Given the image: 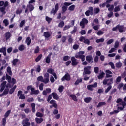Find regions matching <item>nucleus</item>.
<instances>
[{
    "label": "nucleus",
    "mask_w": 126,
    "mask_h": 126,
    "mask_svg": "<svg viewBox=\"0 0 126 126\" xmlns=\"http://www.w3.org/2000/svg\"><path fill=\"white\" fill-rule=\"evenodd\" d=\"M6 79L8 82L6 85V88L7 89H9V88H11L16 83V79L14 78L11 79V76L8 75L7 74H6Z\"/></svg>",
    "instance_id": "obj_1"
},
{
    "label": "nucleus",
    "mask_w": 126,
    "mask_h": 126,
    "mask_svg": "<svg viewBox=\"0 0 126 126\" xmlns=\"http://www.w3.org/2000/svg\"><path fill=\"white\" fill-rule=\"evenodd\" d=\"M31 90V92L30 93L31 95H38L40 93V91L39 90H35L34 88H33V86L29 85L27 87V91L24 92L25 94L28 93V91Z\"/></svg>",
    "instance_id": "obj_2"
},
{
    "label": "nucleus",
    "mask_w": 126,
    "mask_h": 126,
    "mask_svg": "<svg viewBox=\"0 0 126 126\" xmlns=\"http://www.w3.org/2000/svg\"><path fill=\"white\" fill-rule=\"evenodd\" d=\"M125 26L120 24L117 25L115 27L112 28V31H117L118 30L120 33H124L125 32Z\"/></svg>",
    "instance_id": "obj_3"
},
{
    "label": "nucleus",
    "mask_w": 126,
    "mask_h": 126,
    "mask_svg": "<svg viewBox=\"0 0 126 126\" xmlns=\"http://www.w3.org/2000/svg\"><path fill=\"white\" fill-rule=\"evenodd\" d=\"M84 51H80L77 55H75V58L76 59H81L82 62H84L85 61V55H84Z\"/></svg>",
    "instance_id": "obj_4"
},
{
    "label": "nucleus",
    "mask_w": 126,
    "mask_h": 126,
    "mask_svg": "<svg viewBox=\"0 0 126 126\" xmlns=\"http://www.w3.org/2000/svg\"><path fill=\"white\" fill-rule=\"evenodd\" d=\"M10 113H11V110H9L5 113V115H4V117L2 120V126H5V125H6V119L9 116Z\"/></svg>",
    "instance_id": "obj_5"
},
{
    "label": "nucleus",
    "mask_w": 126,
    "mask_h": 126,
    "mask_svg": "<svg viewBox=\"0 0 126 126\" xmlns=\"http://www.w3.org/2000/svg\"><path fill=\"white\" fill-rule=\"evenodd\" d=\"M113 78L104 79L103 81V85H108V86H111V85L113 84Z\"/></svg>",
    "instance_id": "obj_6"
},
{
    "label": "nucleus",
    "mask_w": 126,
    "mask_h": 126,
    "mask_svg": "<svg viewBox=\"0 0 126 126\" xmlns=\"http://www.w3.org/2000/svg\"><path fill=\"white\" fill-rule=\"evenodd\" d=\"M71 61L72 62L71 63L72 66H76V65H77L78 63H79V62L77 61V59H76V58H75L74 56H72L71 58Z\"/></svg>",
    "instance_id": "obj_7"
},
{
    "label": "nucleus",
    "mask_w": 126,
    "mask_h": 126,
    "mask_svg": "<svg viewBox=\"0 0 126 126\" xmlns=\"http://www.w3.org/2000/svg\"><path fill=\"white\" fill-rule=\"evenodd\" d=\"M8 2L5 1L4 4V6L2 7H0V11L2 12L3 14H5L6 13V11H5L6 8L8 6Z\"/></svg>",
    "instance_id": "obj_8"
},
{
    "label": "nucleus",
    "mask_w": 126,
    "mask_h": 126,
    "mask_svg": "<svg viewBox=\"0 0 126 126\" xmlns=\"http://www.w3.org/2000/svg\"><path fill=\"white\" fill-rule=\"evenodd\" d=\"M70 79H71V78L70 77V74H69L68 73H67L61 78V81H64L65 80H66V81H70Z\"/></svg>",
    "instance_id": "obj_9"
},
{
    "label": "nucleus",
    "mask_w": 126,
    "mask_h": 126,
    "mask_svg": "<svg viewBox=\"0 0 126 126\" xmlns=\"http://www.w3.org/2000/svg\"><path fill=\"white\" fill-rule=\"evenodd\" d=\"M85 14L86 16H89V15H93V7H89V10H87L85 12Z\"/></svg>",
    "instance_id": "obj_10"
},
{
    "label": "nucleus",
    "mask_w": 126,
    "mask_h": 126,
    "mask_svg": "<svg viewBox=\"0 0 126 126\" xmlns=\"http://www.w3.org/2000/svg\"><path fill=\"white\" fill-rule=\"evenodd\" d=\"M91 66H88L84 68L83 74H90L91 73Z\"/></svg>",
    "instance_id": "obj_11"
},
{
    "label": "nucleus",
    "mask_w": 126,
    "mask_h": 126,
    "mask_svg": "<svg viewBox=\"0 0 126 126\" xmlns=\"http://www.w3.org/2000/svg\"><path fill=\"white\" fill-rule=\"evenodd\" d=\"M88 23V20L85 18H83L82 21L80 22V26H82V28L83 29L85 27V24Z\"/></svg>",
    "instance_id": "obj_12"
},
{
    "label": "nucleus",
    "mask_w": 126,
    "mask_h": 126,
    "mask_svg": "<svg viewBox=\"0 0 126 126\" xmlns=\"http://www.w3.org/2000/svg\"><path fill=\"white\" fill-rule=\"evenodd\" d=\"M58 10H59V3H56L54 8H53L52 9L51 12V13H53L54 15H55V14L57 13Z\"/></svg>",
    "instance_id": "obj_13"
},
{
    "label": "nucleus",
    "mask_w": 126,
    "mask_h": 126,
    "mask_svg": "<svg viewBox=\"0 0 126 126\" xmlns=\"http://www.w3.org/2000/svg\"><path fill=\"white\" fill-rule=\"evenodd\" d=\"M44 83L45 84H47V83H49V78L50 77V74H49V73H45L44 74Z\"/></svg>",
    "instance_id": "obj_14"
},
{
    "label": "nucleus",
    "mask_w": 126,
    "mask_h": 126,
    "mask_svg": "<svg viewBox=\"0 0 126 126\" xmlns=\"http://www.w3.org/2000/svg\"><path fill=\"white\" fill-rule=\"evenodd\" d=\"M86 61L89 63H93V57L91 55H88L86 57Z\"/></svg>",
    "instance_id": "obj_15"
},
{
    "label": "nucleus",
    "mask_w": 126,
    "mask_h": 126,
    "mask_svg": "<svg viewBox=\"0 0 126 126\" xmlns=\"http://www.w3.org/2000/svg\"><path fill=\"white\" fill-rule=\"evenodd\" d=\"M6 83H7V82L6 81H3L1 84V88L0 89V92H3V90L5 89V86H6Z\"/></svg>",
    "instance_id": "obj_16"
},
{
    "label": "nucleus",
    "mask_w": 126,
    "mask_h": 126,
    "mask_svg": "<svg viewBox=\"0 0 126 126\" xmlns=\"http://www.w3.org/2000/svg\"><path fill=\"white\" fill-rule=\"evenodd\" d=\"M52 92V90L51 88H46L45 90H44L42 92L43 95L46 96L47 94H50Z\"/></svg>",
    "instance_id": "obj_17"
},
{
    "label": "nucleus",
    "mask_w": 126,
    "mask_h": 126,
    "mask_svg": "<svg viewBox=\"0 0 126 126\" xmlns=\"http://www.w3.org/2000/svg\"><path fill=\"white\" fill-rule=\"evenodd\" d=\"M51 95L53 99H54V100H58L60 99V97H59V95H58V94H57V93L56 92L52 93Z\"/></svg>",
    "instance_id": "obj_18"
},
{
    "label": "nucleus",
    "mask_w": 126,
    "mask_h": 126,
    "mask_svg": "<svg viewBox=\"0 0 126 126\" xmlns=\"http://www.w3.org/2000/svg\"><path fill=\"white\" fill-rule=\"evenodd\" d=\"M27 8H29L30 12H32V11H33L34 9V5L29 4L27 5Z\"/></svg>",
    "instance_id": "obj_19"
},
{
    "label": "nucleus",
    "mask_w": 126,
    "mask_h": 126,
    "mask_svg": "<svg viewBox=\"0 0 126 126\" xmlns=\"http://www.w3.org/2000/svg\"><path fill=\"white\" fill-rule=\"evenodd\" d=\"M9 92V89L6 88L3 93L0 94V97H2L3 96H5V95H7V94Z\"/></svg>",
    "instance_id": "obj_20"
},
{
    "label": "nucleus",
    "mask_w": 126,
    "mask_h": 126,
    "mask_svg": "<svg viewBox=\"0 0 126 126\" xmlns=\"http://www.w3.org/2000/svg\"><path fill=\"white\" fill-rule=\"evenodd\" d=\"M43 121H44V119L42 117L39 118L38 117L35 118V122L36 124H41Z\"/></svg>",
    "instance_id": "obj_21"
},
{
    "label": "nucleus",
    "mask_w": 126,
    "mask_h": 126,
    "mask_svg": "<svg viewBox=\"0 0 126 126\" xmlns=\"http://www.w3.org/2000/svg\"><path fill=\"white\" fill-rule=\"evenodd\" d=\"M19 59H14L13 60L12 62V65L13 66H16L17 65V63H18Z\"/></svg>",
    "instance_id": "obj_22"
},
{
    "label": "nucleus",
    "mask_w": 126,
    "mask_h": 126,
    "mask_svg": "<svg viewBox=\"0 0 126 126\" xmlns=\"http://www.w3.org/2000/svg\"><path fill=\"white\" fill-rule=\"evenodd\" d=\"M0 53H2L4 56H6V47H2L0 49Z\"/></svg>",
    "instance_id": "obj_23"
},
{
    "label": "nucleus",
    "mask_w": 126,
    "mask_h": 126,
    "mask_svg": "<svg viewBox=\"0 0 126 126\" xmlns=\"http://www.w3.org/2000/svg\"><path fill=\"white\" fill-rule=\"evenodd\" d=\"M10 37H11V33L9 32H8L5 34V38L6 40H8L10 39Z\"/></svg>",
    "instance_id": "obj_24"
},
{
    "label": "nucleus",
    "mask_w": 126,
    "mask_h": 126,
    "mask_svg": "<svg viewBox=\"0 0 126 126\" xmlns=\"http://www.w3.org/2000/svg\"><path fill=\"white\" fill-rule=\"evenodd\" d=\"M43 35L46 39H48V38H50V37H51V33H50L49 32H45Z\"/></svg>",
    "instance_id": "obj_25"
},
{
    "label": "nucleus",
    "mask_w": 126,
    "mask_h": 126,
    "mask_svg": "<svg viewBox=\"0 0 126 126\" xmlns=\"http://www.w3.org/2000/svg\"><path fill=\"white\" fill-rule=\"evenodd\" d=\"M7 72L10 76H12V71H11V67H10V66L7 67Z\"/></svg>",
    "instance_id": "obj_26"
},
{
    "label": "nucleus",
    "mask_w": 126,
    "mask_h": 126,
    "mask_svg": "<svg viewBox=\"0 0 126 126\" xmlns=\"http://www.w3.org/2000/svg\"><path fill=\"white\" fill-rule=\"evenodd\" d=\"M16 87H17L16 85L14 86V87L9 90V94H12L14 92V91H15V89H16Z\"/></svg>",
    "instance_id": "obj_27"
},
{
    "label": "nucleus",
    "mask_w": 126,
    "mask_h": 126,
    "mask_svg": "<svg viewBox=\"0 0 126 126\" xmlns=\"http://www.w3.org/2000/svg\"><path fill=\"white\" fill-rule=\"evenodd\" d=\"M116 67H117V68H121L122 67V66H123V63L120 62H117L116 63Z\"/></svg>",
    "instance_id": "obj_28"
},
{
    "label": "nucleus",
    "mask_w": 126,
    "mask_h": 126,
    "mask_svg": "<svg viewBox=\"0 0 126 126\" xmlns=\"http://www.w3.org/2000/svg\"><path fill=\"white\" fill-rule=\"evenodd\" d=\"M31 106L32 113H35L36 112V104L34 103H32L31 104Z\"/></svg>",
    "instance_id": "obj_29"
},
{
    "label": "nucleus",
    "mask_w": 126,
    "mask_h": 126,
    "mask_svg": "<svg viewBox=\"0 0 126 126\" xmlns=\"http://www.w3.org/2000/svg\"><path fill=\"white\" fill-rule=\"evenodd\" d=\"M100 0H95L93 2L92 0H90L89 1V3H93L94 4H97L99 3Z\"/></svg>",
    "instance_id": "obj_30"
},
{
    "label": "nucleus",
    "mask_w": 126,
    "mask_h": 126,
    "mask_svg": "<svg viewBox=\"0 0 126 126\" xmlns=\"http://www.w3.org/2000/svg\"><path fill=\"white\" fill-rule=\"evenodd\" d=\"M68 42L69 44H72L73 43V38L71 36V35L68 36Z\"/></svg>",
    "instance_id": "obj_31"
},
{
    "label": "nucleus",
    "mask_w": 126,
    "mask_h": 126,
    "mask_svg": "<svg viewBox=\"0 0 126 126\" xmlns=\"http://www.w3.org/2000/svg\"><path fill=\"white\" fill-rule=\"evenodd\" d=\"M42 57H43V55L42 54L38 55L37 58L35 59V62L36 63H38V62H39V61H41V59H42Z\"/></svg>",
    "instance_id": "obj_32"
},
{
    "label": "nucleus",
    "mask_w": 126,
    "mask_h": 126,
    "mask_svg": "<svg viewBox=\"0 0 126 126\" xmlns=\"http://www.w3.org/2000/svg\"><path fill=\"white\" fill-rule=\"evenodd\" d=\"M58 26V27H60V28H63V26H64V22L63 21L60 22L59 23Z\"/></svg>",
    "instance_id": "obj_33"
},
{
    "label": "nucleus",
    "mask_w": 126,
    "mask_h": 126,
    "mask_svg": "<svg viewBox=\"0 0 126 126\" xmlns=\"http://www.w3.org/2000/svg\"><path fill=\"white\" fill-rule=\"evenodd\" d=\"M91 100H92L91 97H86L84 99V102L87 103H90V102H91Z\"/></svg>",
    "instance_id": "obj_34"
},
{
    "label": "nucleus",
    "mask_w": 126,
    "mask_h": 126,
    "mask_svg": "<svg viewBox=\"0 0 126 126\" xmlns=\"http://www.w3.org/2000/svg\"><path fill=\"white\" fill-rule=\"evenodd\" d=\"M37 81H41V82H43L44 83H45L44 77H43V76H40L37 78Z\"/></svg>",
    "instance_id": "obj_35"
},
{
    "label": "nucleus",
    "mask_w": 126,
    "mask_h": 126,
    "mask_svg": "<svg viewBox=\"0 0 126 126\" xmlns=\"http://www.w3.org/2000/svg\"><path fill=\"white\" fill-rule=\"evenodd\" d=\"M82 82V78L77 79L74 83L75 85H78L79 83Z\"/></svg>",
    "instance_id": "obj_36"
},
{
    "label": "nucleus",
    "mask_w": 126,
    "mask_h": 126,
    "mask_svg": "<svg viewBox=\"0 0 126 126\" xmlns=\"http://www.w3.org/2000/svg\"><path fill=\"white\" fill-rule=\"evenodd\" d=\"M70 59V57H69L68 55L64 56L63 57V61H64V62H66L67 61H68Z\"/></svg>",
    "instance_id": "obj_37"
},
{
    "label": "nucleus",
    "mask_w": 126,
    "mask_h": 126,
    "mask_svg": "<svg viewBox=\"0 0 126 126\" xmlns=\"http://www.w3.org/2000/svg\"><path fill=\"white\" fill-rule=\"evenodd\" d=\"M62 13H64L65 12V11H66V10H67V7L65 6H63L62 7Z\"/></svg>",
    "instance_id": "obj_38"
},
{
    "label": "nucleus",
    "mask_w": 126,
    "mask_h": 126,
    "mask_svg": "<svg viewBox=\"0 0 126 126\" xmlns=\"http://www.w3.org/2000/svg\"><path fill=\"white\" fill-rule=\"evenodd\" d=\"M26 43L27 44L28 46H29V45L31 44V39H30V37H28L26 38Z\"/></svg>",
    "instance_id": "obj_39"
},
{
    "label": "nucleus",
    "mask_w": 126,
    "mask_h": 126,
    "mask_svg": "<svg viewBox=\"0 0 126 126\" xmlns=\"http://www.w3.org/2000/svg\"><path fill=\"white\" fill-rule=\"evenodd\" d=\"M106 105V102H100L98 103V105L97 106V108H100L102 107V106H105Z\"/></svg>",
    "instance_id": "obj_40"
},
{
    "label": "nucleus",
    "mask_w": 126,
    "mask_h": 126,
    "mask_svg": "<svg viewBox=\"0 0 126 126\" xmlns=\"http://www.w3.org/2000/svg\"><path fill=\"white\" fill-rule=\"evenodd\" d=\"M70 97L72 98V100L75 102H77V98L76 97V95L74 94H71Z\"/></svg>",
    "instance_id": "obj_41"
},
{
    "label": "nucleus",
    "mask_w": 126,
    "mask_h": 126,
    "mask_svg": "<svg viewBox=\"0 0 126 126\" xmlns=\"http://www.w3.org/2000/svg\"><path fill=\"white\" fill-rule=\"evenodd\" d=\"M66 38L67 37L65 36H63L61 38V42L63 44V43H65L66 42Z\"/></svg>",
    "instance_id": "obj_42"
},
{
    "label": "nucleus",
    "mask_w": 126,
    "mask_h": 126,
    "mask_svg": "<svg viewBox=\"0 0 126 126\" xmlns=\"http://www.w3.org/2000/svg\"><path fill=\"white\" fill-rule=\"evenodd\" d=\"M105 74V73L104 72H102L101 73H100L98 76V79H102V78H104V75Z\"/></svg>",
    "instance_id": "obj_43"
},
{
    "label": "nucleus",
    "mask_w": 126,
    "mask_h": 126,
    "mask_svg": "<svg viewBox=\"0 0 126 126\" xmlns=\"http://www.w3.org/2000/svg\"><path fill=\"white\" fill-rule=\"evenodd\" d=\"M75 8V5H72L69 7L68 10H70V11H73Z\"/></svg>",
    "instance_id": "obj_44"
},
{
    "label": "nucleus",
    "mask_w": 126,
    "mask_h": 126,
    "mask_svg": "<svg viewBox=\"0 0 126 126\" xmlns=\"http://www.w3.org/2000/svg\"><path fill=\"white\" fill-rule=\"evenodd\" d=\"M119 46H120V43L119 42V41H116L115 42L114 48L115 49H118V48H119Z\"/></svg>",
    "instance_id": "obj_45"
},
{
    "label": "nucleus",
    "mask_w": 126,
    "mask_h": 126,
    "mask_svg": "<svg viewBox=\"0 0 126 126\" xmlns=\"http://www.w3.org/2000/svg\"><path fill=\"white\" fill-rule=\"evenodd\" d=\"M47 73H50V74H53L54 73H55V72H54V69H52V68H49L47 70Z\"/></svg>",
    "instance_id": "obj_46"
},
{
    "label": "nucleus",
    "mask_w": 126,
    "mask_h": 126,
    "mask_svg": "<svg viewBox=\"0 0 126 126\" xmlns=\"http://www.w3.org/2000/svg\"><path fill=\"white\" fill-rule=\"evenodd\" d=\"M18 49L20 51H24V49H25V47H24V45L23 44H21V45H20Z\"/></svg>",
    "instance_id": "obj_47"
},
{
    "label": "nucleus",
    "mask_w": 126,
    "mask_h": 126,
    "mask_svg": "<svg viewBox=\"0 0 126 126\" xmlns=\"http://www.w3.org/2000/svg\"><path fill=\"white\" fill-rule=\"evenodd\" d=\"M94 13L95 14H98L99 12H100V8H95L94 10Z\"/></svg>",
    "instance_id": "obj_48"
},
{
    "label": "nucleus",
    "mask_w": 126,
    "mask_h": 126,
    "mask_svg": "<svg viewBox=\"0 0 126 126\" xmlns=\"http://www.w3.org/2000/svg\"><path fill=\"white\" fill-rule=\"evenodd\" d=\"M121 10V8H120V5H118L115 7L114 8V12H118V11H120Z\"/></svg>",
    "instance_id": "obj_49"
},
{
    "label": "nucleus",
    "mask_w": 126,
    "mask_h": 126,
    "mask_svg": "<svg viewBox=\"0 0 126 126\" xmlns=\"http://www.w3.org/2000/svg\"><path fill=\"white\" fill-rule=\"evenodd\" d=\"M25 24V20H23L22 21H21L20 25H19V27H23V26Z\"/></svg>",
    "instance_id": "obj_50"
},
{
    "label": "nucleus",
    "mask_w": 126,
    "mask_h": 126,
    "mask_svg": "<svg viewBox=\"0 0 126 126\" xmlns=\"http://www.w3.org/2000/svg\"><path fill=\"white\" fill-rule=\"evenodd\" d=\"M40 52V47L39 46H36L34 50V54H38Z\"/></svg>",
    "instance_id": "obj_51"
},
{
    "label": "nucleus",
    "mask_w": 126,
    "mask_h": 126,
    "mask_svg": "<svg viewBox=\"0 0 126 126\" xmlns=\"http://www.w3.org/2000/svg\"><path fill=\"white\" fill-rule=\"evenodd\" d=\"M64 89V87L63 86H61L58 88V90L60 93L63 92Z\"/></svg>",
    "instance_id": "obj_52"
},
{
    "label": "nucleus",
    "mask_w": 126,
    "mask_h": 126,
    "mask_svg": "<svg viewBox=\"0 0 126 126\" xmlns=\"http://www.w3.org/2000/svg\"><path fill=\"white\" fill-rule=\"evenodd\" d=\"M104 41V38H100L96 40V43H103Z\"/></svg>",
    "instance_id": "obj_53"
},
{
    "label": "nucleus",
    "mask_w": 126,
    "mask_h": 126,
    "mask_svg": "<svg viewBox=\"0 0 126 126\" xmlns=\"http://www.w3.org/2000/svg\"><path fill=\"white\" fill-rule=\"evenodd\" d=\"M36 117H38L39 118H43V114L41 112H37L36 114Z\"/></svg>",
    "instance_id": "obj_54"
},
{
    "label": "nucleus",
    "mask_w": 126,
    "mask_h": 126,
    "mask_svg": "<svg viewBox=\"0 0 126 126\" xmlns=\"http://www.w3.org/2000/svg\"><path fill=\"white\" fill-rule=\"evenodd\" d=\"M35 71H36V72H41V66H40V65H37V68L35 70Z\"/></svg>",
    "instance_id": "obj_55"
},
{
    "label": "nucleus",
    "mask_w": 126,
    "mask_h": 126,
    "mask_svg": "<svg viewBox=\"0 0 126 126\" xmlns=\"http://www.w3.org/2000/svg\"><path fill=\"white\" fill-rule=\"evenodd\" d=\"M112 89V86H109L108 88L105 90V93H108L110 90Z\"/></svg>",
    "instance_id": "obj_56"
},
{
    "label": "nucleus",
    "mask_w": 126,
    "mask_h": 126,
    "mask_svg": "<svg viewBox=\"0 0 126 126\" xmlns=\"http://www.w3.org/2000/svg\"><path fill=\"white\" fill-rule=\"evenodd\" d=\"M27 102H28V103H31L32 102H34V98L33 97L29 98L27 100Z\"/></svg>",
    "instance_id": "obj_57"
},
{
    "label": "nucleus",
    "mask_w": 126,
    "mask_h": 126,
    "mask_svg": "<svg viewBox=\"0 0 126 126\" xmlns=\"http://www.w3.org/2000/svg\"><path fill=\"white\" fill-rule=\"evenodd\" d=\"M87 87V89L88 90H90V91H92L93 90V87L92 86V85H88Z\"/></svg>",
    "instance_id": "obj_58"
},
{
    "label": "nucleus",
    "mask_w": 126,
    "mask_h": 126,
    "mask_svg": "<svg viewBox=\"0 0 126 126\" xmlns=\"http://www.w3.org/2000/svg\"><path fill=\"white\" fill-rule=\"evenodd\" d=\"M45 19L47 21V22H48V23H50L51 21H52V18H50L47 16H46Z\"/></svg>",
    "instance_id": "obj_59"
},
{
    "label": "nucleus",
    "mask_w": 126,
    "mask_h": 126,
    "mask_svg": "<svg viewBox=\"0 0 126 126\" xmlns=\"http://www.w3.org/2000/svg\"><path fill=\"white\" fill-rule=\"evenodd\" d=\"M3 23L5 24V26H7L9 24V22L7 19H4L3 21Z\"/></svg>",
    "instance_id": "obj_60"
},
{
    "label": "nucleus",
    "mask_w": 126,
    "mask_h": 126,
    "mask_svg": "<svg viewBox=\"0 0 126 126\" xmlns=\"http://www.w3.org/2000/svg\"><path fill=\"white\" fill-rule=\"evenodd\" d=\"M84 44H87V45L90 44V41L88 39H85L84 40Z\"/></svg>",
    "instance_id": "obj_61"
},
{
    "label": "nucleus",
    "mask_w": 126,
    "mask_h": 126,
    "mask_svg": "<svg viewBox=\"0 0 126 126\" xmlns=\"http://www.w3.org/2000/svg\"><path fill=\"white\" fill-rule=\"evenodd\" d=\"M120 104H117V110H118L120 112V111H124V108L122 107H120Z\"/></svg>",
    "instance_id": "obj_62"
},
{
    "label": "nucleus",
    "mask_w": 126,
    "mask_h": 126,
    "mask_svg": "<svg viewBox=\"0 0 126 126\" xmlns=\"http://www.w3.org/2000/svg\"><path fill=\"white\" fill-rule=\"evenodd\" d=\"M94 71L95 73H96V74H98L99 72V67H95L94 68Z\"/></svg>",
    "instance_id": "obj_63"
},
{
    "label": "nucleus",
    "mask_w": 126,
    "mask_h": 126,
    "mask_svg": "<svg viewBox=\"0 0 126 126\" xmlns=\"http://www.w3.org/2000/svg\"><path fill=\"white\" fill-rule=\"evenodd\" d=\"M114 5H111L110 7L108 8V11L110 12L113 11V10H114Z\"/></svg>",
    "instance_id": "obj_64"
}]
</instances>
